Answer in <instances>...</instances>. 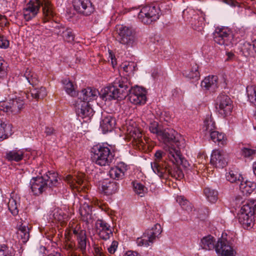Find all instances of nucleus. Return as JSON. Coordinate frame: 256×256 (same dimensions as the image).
I'll return each instance as SVG.
<instances>
[{"instance_id": "nucleus-1", "label": "nucleus", "mask_w": 256, "mask_h": 256, "mask_svg": "<svg viewBox=\"0 0 256 256\" xmlns=\"http://www.w3.org/2000/svg\"><path fill=\"white\" fill-rule=\"evenodd\" d=\"M102 98L106 100L120 99L126 96L130 102L134 104H142L146 103V92L142 88L136 86L132 88L124 78L116 79L113 84L106 87L101 94Z\"/></svg>"}, {"instance_id": "nucleus-2", "label": "nucleus", "mask_w": 256, "mask_h": 256, "mask_svg": "<svg viewBox=\"0 0 256 256\" xmlns=\"http://www.w3.org/2000/svg\"><path fill=\"white\" fill-rule=\"evenodd\" d=\"M40 6L45 22L54 16V7L49 0H30L23 9L24 19L29 21L35 18L39 12Z\"/></svg>"}, {"instance_id": "nucleus-3", "label": "nucleus", "mask_w": 256, "mask_h": 256, "mask_svg": "<svg viewBox=\"0 0 256 256\" xmlns=\"http://www.w3.org/2000/svg\"><path fill=\"white\" fill-rule=\"evenodd\" d=\"M92 160L100 166H110L112 162L114 154L110 148L104 145L97 144L92 149Z\"/></svg>"}, {"instance_id": "nucleus-4", "label": "nucleus", "mask_w": 256, "mask_h": 256, "mask_svg": "<svg viewBox=\"0 0 256 256\" xmlns=\"http://www.w3.org/2000/svg\"><path fill=\"white\" fill-rule=\"evenodd\" d=\"M256 216V200H248L242 206L239 215V222L244 228H252Z\"/></svg>"}, {"instance_id": "nucleus-5", "label": "nucleus", "mask_w": 256, "mask_h": 256, "mask_svg": "<svg viewBox=\"0 0 256 256\" xmlns=\"http://www.w3.org/2000/svg\"><path fill=\"white\" fill-rule=\"evenodd\" d=\"M158 138L162 139L164 143L170 144V146L166 150L168 153L169 148H172L181 150L186 146V142L184 138L179 135L173 129H163Z\"/></svg>"}, {"instance_id": "nucleus-6", "label": "nucleus", "mask_w": 256, "mask_h": 256, "mask_svg": "<svg viewBox=\"0 0 256 256\" xmlns=\"http://www.w3.org/2000/svg\"><path fill=\"white\" fill-rule=\"evenodd\" d=\"M116 40L126 48L132 47L136 42L135 30L132 28L124 25L116 26Z\"/></svg>"}, {"instance_id": "nucleus-7", "label": "nucleus", "mask_w": 256, "mask_h": 256, "mask_svg": "<svg viewBox=\"0 0 256 256\" xmlns=\"http://www.w3.org/2000/svg\"><path fill=\"white\" fill-rule=\"evenodd\" d=\"M160 9L154 4L143 6L138 14V18L144 24H150L159 18Z\"/></svg>"}, {"instance_id": "nucleus-8", "label": "nucleus", "mask_w": 256, "mask_h": 256, "mask_svg": "<svg viewBox=\"0 0 256 256\" xmlns=\"http://www.w3.org/2000/svg\"><path fill=\"white\" fill-rule=\"evenodd\" d=\"M214 41L220 45L232 46L234 41L232 31L227 28L216 29L214 33Z\"/></svg>"}, {"instance_id": "nucleus-9", "label": "nucleus", "mask_w": 256, "mask_h": 256, "mask_svg": "<svg viewBox=\"0 0 256 256\" xmlns=\"http://www.w3.org/2000/svg\"><path fill=\"white\" fill-rule=\"evenodd\" d=\"M162 232L161 226L156 224L152 230L146 232L141 238H138L137 243L138 246H148L151 245L156 238L160 235Z\"/></svg>"}, {"instance_id": "nucleus-10", "label": "nucleus", "mask_w": 256, "mask_h": 256, "mask_svg": "<svg viewBox=\"0 0 256 256\" xmlns=\"http://www.w3.org/2000/svg\"><path fill=\"white\" fill-rule=\"evenodd\" d=\"M216 105L219 114L224 117L230 114L232 110V101L224 94H221L218 96Z\"/></svg>"}, {"instance_id": "nucleus-11", "label": "nucleus", "mask_w": 256, "mask_h": 256, "mask_svg": "<svg viewBox=\"0 0 256 256\" xmlns=\"http://www.w3.org/2000/svg\"><path fill=\"white\" fill-rule=\"evenodd\" d=\"M66 180L72 189H76L78 192H86L88 190L89 186L87 184L88 182L84 179L83 174H80L74 176L68 175L66 178Z\"/></svg>"}, {"instance_id": "nucleus-12", "label": "nucleus", "mask_w": 256, "mask_h": 256, "mask_svg": "<svg viewBox=\"0 0 256 256\" xmlns=\"http://www.w3.org/2000/svg\"><path fill=\"white\" fill-rule=\"evenodd\" d=\"M215 250L220 256H235L236 254L230 243L222 237L219 238L216 244Z\"/></svg>"}, {"instance_id": "nucleus-13", "label": "nucleus", "mask_w": 256, "mask_h": 256, "mask_svg": "<svg viewBox=\"0 0 256 256\" xmlns=\"http://www.w3.org/2000/svg\"><path fill=\"white\" fill-rule=\"evenodd\" d=\"M168 155V153L166 154ZM166 154L160 150H157L155 154V160L154 162L151 164L152 168L153 171L158 176H162L166 172V166L167 163L162 160L163 158Z\"/></svg>"}, {"instance_id": "nucleus-14", "label": "nucleus", "mask_w": 256, "mask_h": 256, "mask_svg": "<svg viewBox=\"0 0 256 256\" xmlns=\"http://www.w3.org/2000/svg\"><path fill=\"white\" fill-rule=\"evenodd\" d=\"M180 150L178 148H169L168 158L174 164L179 166V167L182 166L184 168H186L190 166L189 162L182 157Z\"/></svg>"}, {"instance_id": "nucleus-15", "label": "nucleus", "mask_w": 256, "mask_h": 256, "mask_svg": "<svg viewBox=\"0 0 256 256\" xmlns=\"http://www.w3.org/2000/svg\"><path fill=\"white\" fill-rule=\"evenodd\" d=\"M73 6L78 13L89 16L94 11V7L90 0H74Z\"/></svg>"}, {"instance_id": "nucleus-16", "label": "nucleus", "mask_w": 256, "mask_h": 256, "mask_svg": "<svg viewBox=\"0 0 256 256\" xmlns=\"http://www.w3.org/2000/svg\"><path fill=\"white\" fill-rule=\"evenodd\" d=\"M128 134L129 136L132 138V142L139 148L140 147L144 148L146 144L147 143V140L142 138V134L141 130L137 127L129 126L128 128Z\"/></svg>"}, {"instance_id": "nucleus-17", "label": "nucleus", "mask_w": 256, "mask_h": 256, "mask_svg": "<svg viewBox=\"0 0 256 256\" xmlns=\"http://www.w3.org/2000/svg\"><path fill=\"white\" fill-rule=\"evenodd\" d=\"M30 184L32 192L34 195L36 196L42 194L48 188L46 182L44 181L42 176L32 178Z\"/></svg>"}, {"instance_id": "nucleus-18", "label": "nucleus", "mask_w": 256, "mask_h": 256, "mask_svg": "<svg viewBox=\"0 0 256 256\" xmlns=\"http://www.w3.org/2000/svg\"><path fill=\"white\" fill-rule=\"evenodd\" d=\"M96 226L100 238L104 240H108L113 236L110 226L106 221L98 220L96 222Z\"/></svg>"}, {"instance_id": "nucleus-19", "label": "nucleus", "mask_w": 256, "mask_h": 256, "mask_svg": "<svg viewBox=\"0 0 256 256\" xmlns=\"http://www.w3.org/2000/svg\"><path fill=\"white\" fill-rule=\"evenodd\" d=\"M75 107L77 114L82 118L90 116L93 114L94 110L87 101L78 100Z\"/></svg>"}, {"instance_id": "nucleus-20", "label": "nucleus", "mask_w": 256, "mask_h": 256, "mask_svg": "<svg viewBox=\"0 0 256 256\" xmlns=\"http://www.w3.org/2000/svg\"><path fill=\"white\" fill-rule=\"evenodd\" d=\"M210 163L218 168H223L226 166L227 161L224 152L218 150H214L211 154Z\"/></svg>"}, {"instance_id": "nucleus-21", "label": "nucleus", "mask_w": 256, "mask_h": 256, "mask_svg": "<svg viewBox=\"0 0 256 256\" xmlns=\"http://www.w3.org/2000/svg\"><path fill=\"white\" fill-rule=\"evenodd\" d=\"M128 170V166L124 162H121L118 166L112 168L109 171V174L113 179L119 180L124 178V173Z\"/></svg>"}, {"instance_id": "nucleus-22", "label": "nucleus", "mask_w": 256, "mask_h": 256, "mask_svg": "<svg viewBox=\"0 0 256 256\" xmlns=\"http://www.w3.org/2000/svg\"><path fill=\"white\" fill-rule=\"evenodd\" d=\"M116 120L111 115H103L100 122V127L104 134L110 132L116 125Z\"/></svg>"}, {"instance_id": "nucleus-23", "label": "nucleus", "mask_w": 256, "mask_h": 256, "mask_svg": "<svg viewBox=\"0 0 256 256\" xmlns=\"http://www.w3.org/2000/svg\"><path fill=\"white\" fill-rule=\"evenodd\" d=\"M100 94L98 91L95 88L88 87L82 90L78 94V100L87 101L88 102L90 100H96Z\"/></svg>"}, {"instance_id": "nucleus-24", "label": "nucleus", "mask_w": 256, "mask_h": 256, "mask_svg": "<svg viewBox=\"0 0 256 256\" xmlns=\"http://www.w3.org/2000/svg\"><path fill=\"white\" fill-rule=\"evenodd\" d=\"M218 78L216 76H210L206 77L202 82L201 86L206 90L214 92L218 88Z\"/></svg>"}, {"instance_id": "nucleus-25", "label": "nucleus", "mask_w": 256, "mask_h": 256, "mask_svg": "<svg viewBox=\"0 0 256 256\" xmlns=\"http://www.w3.org/2000/svg\"><path fill=\"white\" fill-rule=\"evenodd\" d=\"M73 234L76 236L78 242V246L82 253L86 250L87 238L85 230L74 229Z\"/></svg>"}, {"instance_id": "nucleus-26", "label": "nucleus", "mask_w": 256, "mask_h": 256, "mask_svg": "<svg viewBox=\"0 0 256 256\" xmlns=\"http://www.w3.org/2000/svg\"><path fill=\"white\" fill-rule=\"evenodd\" d=\"M166 172L162 176H159L160 178H166L168 176H170L176 179H180L184 177V174L180 167L176 164L174 166V168H170L168 164L166 166Z\"/></svg>"}, {"instance_id": "nucleus-27", "label": "nucleus", "mask_w": 256, "mask_h": 256, "mask_svg": "<svg viewBox=\"0 0 256 256\" xmlns=\"http://www.w3.org/2000/svg\"><path fill=\"white\" fill-rule=\"evenodd\" d=\"M118 184L115 182H104L102 184V190L106 195L115 194L118 190Z\"/></svg>"}, {"instance_id": "nucleus-28", "label": "nucleus", "mask_w": 256, "mask_h": 256, "mask_svg": "<svg viewBox=\"0 0 256 256\" xmlns=\"http://www.w3.org/2000/svg\"><path fill=\"white\" fill-rule=\"evenodd\" d=\"M82 219L83 221L89 222L92 220V210L91 207L86 202L84 203L79 210Z\"/></svg>"}, {"instance_id": "nucleus-29", "label": "nucleus", "mask_w": 256, "mask_h": 256, "mask_svg": "<svg viewBox=\"0 0 256 256\" xmlns=\"http://www.w3.org/2000/svg\"><path fill=\"white\" fill-rule=\"evenodd\" d=\"M240 190L244 196L250 194L256 188V184L250 181L240 182Z\"/></svg>"}, {"instance_id": "nucleus-30", "label": "nucleus", "mask_w": 256, "mask_h": 256, "mask_svg": "<svg viewBox=\"0 0 256 256\" xmlns=\"http://www.w3.org/2000/svg\"><path fill=\"white\" fill-rule=\"evenodd\" d=\"M24 152L22 150H14L6 154V158L8 161L20 162L24 158Z\"/></svg>"}, {"instance_id": "nucleus-31", "label": "nucleus", "mask_w": 256, "mask_h": 256, "mask_svg": "<svg viewBox=\"0 0 256 256\" xmlns=\"http://www.w3.org/2000/svg\"><path fill=\"white\" fill-rule=\"evenodd\" d=\"M238 48L242 54L246 57L253 56L254 52V43L252 44L246 42H240L238 45Z\"/></svg>"}, {"instance_id": "nucleus-32", "label": "nucleus", "mask_w": 256, "mask_h": 256, "mask_svg": "<svg viewBox=\"0 0 256 256\" xmlns=\"http://www.w3.org/2000/svg\"><path fill=\"white\" fill-rule=\"evenodd\" d=\"M12 126L0 119V140H5L12 134Z\"/></svg>"}, {"instance_id": "nucleus-33", "label": "nucleus", "mask_w": 256, "mask_h": 256, "mask_svg": "<svg viewBox=\"0 0 256 256\" xmlns=\"http://www.w3.org/2000/svg\"><path fill=\"white\" fill-rule=\"evenodd\" d=\"M215 239L213 236L208 235L201 240L200 246L206 250L215 249Z\"/></svg>"}, {"instance_id": "nucleus-34", "label": "nucleus", "mask_w": 256, "mask_h": 256, "mask_svg": "<svg viewBox=\"0 0 256 256\" xmlns=\"http://www.w3.org/2000/svg\"><path fill=\"white\" fill-rule=\"evenodd\" d=\"M11 104V114H16L23 108L24 102L20 98L10 100Z\"/></svg>"}, {"instance_id": "nucleus-35", "label": "nucleus", "mask_w": 256, "mask_h": 256, "mask_svg": "<svg viewBox=\"0 0 256 256\" xmlns=\"http://www.w3.org/2000/svg\"><path fill=\"white\" fill-rule=\"evenodd\" d=\"M42 176L44 181L46 182L48 188L55 186L58 183L57 173L48 172L46 174Z\"/></svg>"}, {"instance_id": "nucleus-36", "label": "nucleus", "mask_w": 256, "mask_h": 256, "mask_svg": "<svg viewBox=\"0 0 256 256\" xmlns=\"http://www.w3.org/2000/svg\"><path fill=\"white\" fill-rule=\"evenodd\" d=\"M212 140L214 142H218L219 146H224L226 142V138L224 134L214 130L210 134Z\"/></svg>"}, {"instance_id": "nucleus-37", "label": "nucleus", "mask_w": 256, "mask_h": 256, "mask_svg": "<svg viewBox=\"0 0 256 256\" xmlns=\"http://www.w3.org/2000/svg\"><path fill=\"white\" fill-rule=\"evenodd\" d=\"M204 193L206 199L211 203H215L218 198V192L217 190L209 187L204 190Z\"/></svg>"}, {"instance_id": "nucleus-38", "label": "nucleus", "mask_w": 256, "mask_h": 256, "mask_svg": "<svg viewBox=\"0 0 256 256\" xmlns=\"http://www.w3.org/2000/svg\"><path fill=\"white\" fill-rule=\"evenodd\" d=\"M18 235L23 243H26L30 238V229L27 226L21 224L18 232Z\"/></svg>"}, {"instance_id": "nucleus-39", "label": "nucleus", "mask_w": 256, "mask_h": 256, "mask_svg": "<svg viewBox=\"0 0 256 256\" xmlns=\"http://www.w3.org/2000/svg\"><path fill=\"white\" fill-rule=\"evenodd\" d=\"M203 130L210 134L211 132H214L216 129L215 122L212 119L211 116H207L204 120Z\"/></svg>"}, {"instance_id": "nucleus-40", "label": "nucleus", "mask_w": 256, "mask_h": 256, "mask_svg": "<svg viewBox=\"0 0 256 256\" xmlns=\"http://www.w3.org/2000/svg\"><path fill=\"white\" fill-rule=\"evenodd\" d=\"M47 92L45 88H34L30 90L31 96L36 100L43 98L46 96Z\"/></svg>"}, {"instance_id": "nucleus-41", "label": "nucleus", "mask_w": 256, "mask_h": 256, "mask_svg": "<svg viewBox=\"0 0 256 256\" xmlns=\"http://www.w3.org/2000/svg\"><path fill=\"white\" fill-rule=\"evenodd\" d=\"M24 76L30 84L34 86L38 83V76L31 69L27 68L24 72Z\"/></svg>"}, {"instance_id": "nucleus-42", "label": "nucleus", "mask_w": 256, "mask_h": 256, "mask_svg": "<svg viewBox=\"0 0 256 256\" xmlns=\"http://www.w3.org/2000/svg\"><path fill=\"white\" fill-rule=\"evenodd\" d=\"M176 200L182 209L188 212L192 211V206L184 196H178Z\"/></svg>"}, {"instance_id": "nucleus-43", "label": "nucleus", "mask_w": 256, "mask_h": 256, "mask_svg": "<svg viewBox=\"0 0 256 256\" xmlns=\"http://www.w3.org/2000/svg\"><path fill=\"white\" fill-rule=\"evenodd\" d=\"M198 70V66L194 64L190 70L185 71L184 74L189 78L198 80L200 77V72Z\"/></svg>"}, {"instance_id": "nucleus-44", "label": "nucleus", "mask_w": 256, "mask_h": 256, "mask_svg": "<svg viewBox=\"0 0 256 256\" xmlns=\"http://www.w3.org/2000/svg\"><path fill=\"white\" fill-rule=\"evenodd\" d=\"M226 178L232 183L236 182L237 184L239 183L243 179L242 177L238 172L233 170H230L226 174Z\"/></svg>"}, {"instance_id": "nucleus-45", "label": "nucleus", "mask_w": 256, "mask_h": 256, "mask_svg": "<svg viewBox=\"0 0 256 256\" xmlns=\"http://www.w3.org/2000/svg\"><path fill=\"white\" fill-rule=\"evenodd\" d=\"M52 216V218L58 221H63L67 218V216L66 214L63 210L59 208H56L50 214Z\"/></svg>"}, {"instance_id": "nucleus-46", "label": "nucleus", "mask_w": 256, "mask_h": 256, "mask_svg": "<svg viewBox=\"0 0 256 256\" xmlns=\"http://www.w3.org/2000/svg\"><path fill=\"white\" fill-rule=\"evenodd\" d=\"M150 131L156 135L157 137H159L162 134L163 129L162 126L160 125L157 122L153 121L150 122L149 126Z\"/></svg>"}, {"instance_id": "nucleus-47", "label": "nucleus", "mask_w": 256, "mask_h": 256, "mask_svg": "<svg viewBox=\"0 0 256 256\" xmlns=\"http://www.w3.org/2000/svg\"><path fill=\"white\" fill-rule=\"evenodd\" d=\"M62 83L64 85V88L68 94L72 96L76 95V92L71 81L68 80H62Z\"/></svg>"}, {"instance_id": "nucleus-48", "label": "nucleus", "mask_w": 256, "mask_h": 256, "mask_svg": "<svg viewBox=\"0 0 256 256\" xmlns=\"http://www.w3.org/2000/svg\"><path fill=\"white\" fill-rule=\"evenodd\" d=\"M18 206H20V204L17 203L16 200L15 198H14L12 197L10 198L9 202H8V210L13 215L15 216L18 214Z\"/></svg>"}, {"instance_id": "nucleus-49", "label": "nucleus", "mask_w": 256, "mask_h": 256, "mask_svg": "<svg viewBox=\"0 0 256 256\" xmlns=\"http://www.w3.org/2000/svg\"><path fill=\"white\" fill-rule=\"evenodd\" d=\"M246 92L250 102L256 106V88L254 86L248 87Z\"/></svg>"}, {"instance_id": "nucleus-50", "label": "nucleus", "mask_w": 256, "mask_h": 256, "mask_svg": "<svg viewBox=\"0 0 256 256\" xmlns=\"http://www.w3.org/2000/svg\"><path fill=\"white\" fill-rule=\"evenodd\" d=\"M134 188L136 193L142 197L147 192V188L143 184L139 183L133 182Z\"/></svg>"}, {"instance_id": "nucleus-51", "label": "nucleus", "mask_w": 256, "mask_h": 256, "mask_svg": "<svg viewBox=\"0 0 256 256\" xmlns=\"http://www.w3.org/2000/svg\"><path fill=\"white\" fill-rule=\"evenodd\" d=\"M62 36L64 40L68 42H72L74 41V34L71 29L66 28L62 32Z\"/></svg>"}, {"instance_id": "nucleus-52", "label": "nucleus", "mask_w": 256, "mask_h": 256, "mask_svg": "<svg viewBox=\"0 0 256 256\" xmlns=\"http://www.w3.org/2000/svg\"><path fill=\"white\" fill-rule=\"evenodd\" d=\"M0 110L8 113V114H11V104L10 100L2 101L0 102Z\"/></svg>"}, {"instance_id": "nucleus-53", "label": "nucleus", "mask_w": 256, "mask_h": 256, "mask_svg": "<svg viewBox=\"0 0 256 256\" xmlns=\"http://www.w3.org/2000/svg\"><path fill=\"white\" fill-rule=\"evenodd\" d=\"M136 64L133 62H128V64H124L122 67V70L126 72L133 74L136 70Z\"/></svg>"}, {"instance_id": "nucleus-54", "label": "nucleus", "mask_w": 256, "mask_h": 256, "mask_svg": "<svg viewBox=\"0 0 256 256\" xmlns=\"http://www.w3.org/2000/svg\"><path fill=\"white\" fill-rule=\"evenodd\" d=\"M74 243L71 241L69 238H68L64 244V248L67 251V253L72 252L74 250Z\"/></svg>"}, {"instance_id": "nucleus-55", "label": "nucleus", "mask_w": 256, "mask_h": 256, "mask_svg": "<svg viewBox=\"0 0 256 256\" xmlns=\"http://www.w3.org/2000/svg\"><path fill=\"white\" fill-rule=\"evenodd\" d=\"M242 154L244 157L249 158L256 154V150L248 147H244L242 149Z\"/></svg>"}, {"instance_id": "nucleus-56", "label": "nucleus", "mask_w": 256, "mask_h": 256, "mask_svg": "<svg viewBox=\"0 0 256 256\" xmlns=\"http://www.w3.org/2000/svg\"><path fill=\"white\" fill-rule=\"evenodd\" d=\"M204 17L200 18L198 24H192L194 25V28L198 31L200 30L203 26L204 25Z\"/></svg>"}, {"instance_id": "nucleus-57", "label": "nucleus", "mask_w": 256, "mask_h": 256, "mask_svg": "<svg viewBox=\"0 0 256 256\" xmlns=\"http://www.w3.org/2000/svg\"><path fill=\"white\" fill-rule=\"evenodd\" d=\"M9 46V41L2 36L0 35V48H6Z\"/></svg>"}, {"instance_id": "nucleus-58", "label": "nucleus", "mask_w": 256, "mask_h": 256, "mask_svg": "<svg viewBox=\"0 0 256 256\" xmlns=\"http://www.w3.org/2000/svg\"><path fill=\"white\" fill-rule=\"evenodd\" d=\"M118 246V242L116 240H114L110 246L108 248V250L110 254H113L115 252Z\"/></svg>"}, {"instance_id": "nucleus-59", "label": "nucleus", "mask_w": 256, "mask_h": 256, "mask_svg": "<svg viewBox=\"0 0 256 256\" xmlns=\"http://www.w3.org/2000/svg\"><path fill=\"white\" fill-rule=\"evenodd\" d=\"M0 256H12L8 254V248L4 244L0 246Z\"/></svg>"}, {"instance_id": "nucleus-60", "label": "nucleus", "mask_w": 256, "mask_h": 256, "mask_svg": "<svg viewBox=\"0 0 256 256\" xmlns=\"http://www.w3.org/2000/svg\"><path fill=\"white\" fill-rule=\"evenodd\" d=\"M46 136H51L56 134V130L53 128L46 127L44 130Z\"/></svg>"}, {"instance_id": "nucleus-61", "label": "nucleus", "mask_w": 256, "mask_h": 256, "mask_svg": "<svg viewBox=\"0 0 256 256\" xmlns=\"http://www.w3.org/2000/svg\"><path fill=\"white\" fill-rule=\"evenodd\" d=\"M94 250L96 256H103L102 250L101 247L96 246L94 248Z\"/></svg>"}, {"instance_id": "nucleus-62", "label": "nucleus", "mask_w": 256, "mask_h": 256, "mask_svg": "<svg viewBox=\"0 0 256 256\" xmlns=\"http://www.w3.org/2000/svg\"><path fill=\"white\" fill-rule=\"evenodd\" d=\"M6 68V64L4 60L0 57V73L4 72Z\"/></svg>"}, {"instance_id": "nucleus-63", "label": "nucleus", "mask_w": 256, "mask_h": 256, "mask_svg": "<svg viewBox=\"0 0 256 256\" xmlns=\"http://www.w3.org/2000/svg\"><path fill=\"white\" fill-rule=\"evenodd\" d=\"M125 256H138V254L136 252L128 251L126 254Z\"/></svg>"}, {"instance_id": "nucleus-64", "label": "nucleus", "mask_w": 256, "mask_h": 256, "mask_svg": "<svg viewBox=\"0 0 256 256\" xmlns=\"http://www.w3.org/2000/svg\"><path fill=\"white\" fill-rule=\"evenodd\" d=\"M48 256H62L60 253L58 252H54L50 254Z\"/></svg>"}]
</instances>
